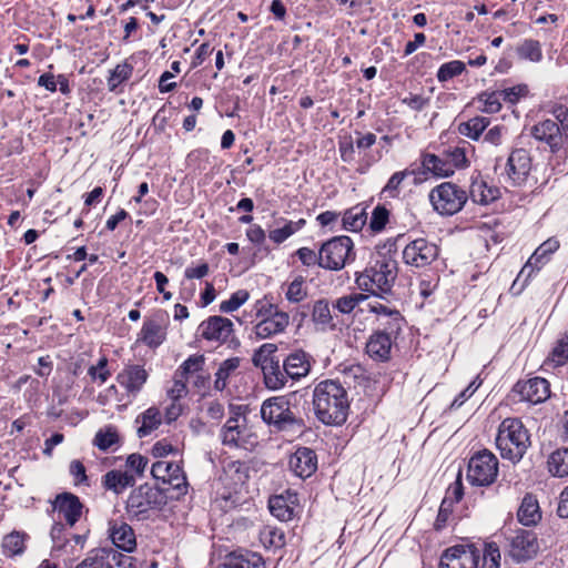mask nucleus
<instances>
[{
    "instance_id": "obj_45",
    "label": "nucleus",
    "mask_w": 568,
    "mask_h": 568,
    "mask_svg": "<svg viewBox=\"0 0 568 568\" xmlns=\"http://www.w3.org/2000/svg\"><path fill=\"white\" fill-rule=\"evenodd\" d=\"M517 53L521 59L539 62L542 58L539 41L532 39L524 40L517 48Z\"/></svg>"
},
{
    "instance_id": "obj_29",
    "label": "nucleus",
    "mask_w": 568,
    "mask_h": 568,
    "mask_svg": "<svg viewBox=\"0 0 568 568\" xmlns=\"http://www.w3.org/2000/svg\"><path fill=\"white\" fill-rule=\"evenodd\" d=\"M296 494L276 495L270 498L268 508L271 514L282 521H288L294 516Z\"/></svg>"
},
{
    "instance_id": "obj_28",
    "label": "nucleus",
    "mask_w": 568,
    "mask_h": 568,
    "mask_svg": "<svg viewBox=\"0 0 568 568\" xmlns=\"http://www.w3.org/2000/svg\"><path fill=\"white\" fill-rule=\"evenodd\" d=\"M109 530L110 538L116 548L128 552L135 549V534L130 525L126 523H113Z\"/></svg>"
},
{
    "instance_id": "obj_38",
    "label": "nucleus",
    "mask_w": 568,
    "mask_h": 568,
    "mask_svg": "<svg viewBox=\"0 0 568 568\" xmlns=\"http://www.w3.org/2000/svg\"><path fill=\"white\" fill-rule=\"evenodd\" d=\"M28 535L21 531H12L4 536L2 540L3 554L8 557L19 556L23 554L26 548V539Z\"/></svg>"
},
{
    "instance_id": "obj_64",
    "label": "nucleus",
    "mask_w": 568,
    "mask_h": 568,
    "mask_svg": "<svg viewBox=\"0 0 568 568\" xmlns=\"http://www.w3.org/2000/svg\"><path fill=\"white\" fill-rule=\"evenodd\" d=\"M550 112L555 118L554 121H556L559 124V128L568 136V109L562 104H558L555 105Z\"/></svg>"
},
{
    "instance_id": "obj_16",
    "label": "nucleus",
    "mask_w": 568,
    "mask_h": 568,
    "mask_svg": "<svg viewBox=\"0 0 568 568\" xmlns=\"http://www.w3.org/2000/svg\"><path fill=\"white\" fill-rule=\"evenodd\" d=\"M234 331L230 318L214 315L203 321L199 326L200 335L210 342L225 343Z\"/></svg>"
},
{
    "instance_id": "obj_18",
    "label": "nucleus",
    "mask_w": 568,
    "mask_h": 568,
    "mask_svg": "<svg viewBox=\"0 0 568 568\" xmlns=\"http://www.w3.org/2000/svg\"><path fill=\"white\" fill-rule=\"evenodd\" d=\"M166 318L168 314L163 311H159L152 317L145 320L139 339L152 348L160 346L166 336Z\"/></svg>"
},
{
    "instance_id": "obj_56",
    "label": "nucleus",
    "mask_w": 568,
    "mask_h": 568,
    "mask_svg": "<svg viewBox=\"0 0 568 568\" xmlns=\"http://www.w3.org/2000/svg\"><path fill=\"white\" fill-rule=\"evenodd\" d=\"M367 298L364 294L345 295L336 300L334 307L343 314H349L361 302Z\"/></svg>"
},
{
    "instance_id": "obj_25",
    "label": "nucleus",
    "mask_w": 568,
    "mask_h": 568,
    "mask_svg": "<svg viewBox=\"0 0 568 568\" xmlns=\"http://www.w3.org/2000/svg\"><path fill=\"white\" fill-rule=\"evenodd\" d=\"M288 324V314H274L272 317L262 318L260 322H257L253 331L257 338L266 339L283 333Z\"/></svg>"
},
{
    "instance_id": "obj_40",
    "label": "nucleus",
    "mask_w": 568,
    "mask_h": 568,
    "mask_svg": "<svg viewBox=\"0 0 568 568\" xmlns=\"http://www.w3.org/2000/svg\"><path fill=\"white\" fill-rule=\"evenodd\" d=\"M240 358L231 357L223 361L215 373L214 388L219 392L225 389L229 377L239 368Z\"/></svg>"
},
{
    "instance_id": "obj_19",
    "label": "nucleus",
    "mask_w": 568,
    "mask_h": 568,
    "mask_svg": "<svg viewBox=\"0 0 568 568\" xmlns=\"http://www.w3.org/2000/svg\"><path fill=\"white\" fill-rule=\"evenodd\" d=\"M530 133L536 140L549 145L552 152L558 151L564 145L565 140L568 139L567 134L559 128V124L550 119L532 125Z\"/></svg>"
},
{
    "instance_id": "obj_42",
    "label": "nucleus",
    "mask_w": 568,
    "mask_h": 568,
    "mask_svg": "<svg viewBox=\"0 0 568 568\" xmlns=\"http://www.w3.org/2000/svg\"><path fill=\"white\" fill-rule=\"evenodd\" d=\"M568 362V335L560 337L549 353L545 365L551 367L562 366Z\"/></svg>"
},
{
    "instance_id": "obj_35",
    "label": "nucleus",
    "mask_w": 568,
    "mask_h": 568,
    "mask_svg": "<svg viewBox=\"0 0 568 568\" xmlns=\"http://www.w3.org/2000/svg\"><path fill=\"white\" fill-rule=\"evenodd\" d=\"M367 221V213L364 207L356 205L346 210L342 216V230L358 232Z\"/></svg>"
},
{
    "instance_id": "obj_48",
    "label": "nucleus",
    "mask_w": 568,
    "mask_h": 568,
    "mask_svg": "<svg viewBox=\"0 0 568 568\" xmlns=\"http://www.w3.org/2000/svg\"><path fill=\"white\" fill-rule=\"evenodd\" d=\"M443 155L447 165L452 169V174L456 169H460L467 165V158L464 148H449L443 153Z\"/></svg>"
},
{
    "instance_id": "obj_43",
    "label": "nucleus",
    "mask_w": 568,
    "mask_h": 568,
    "mask_svg": "<svg viewBox=\"0 0 568 568\" xmlns=\"http://www.w3.org/2000/svg\"><path fill=\"white\" fill-rule=\"evenodd\" d=\"M260 539L266 548H282L285 545L284 531L272 526H266L260 532Z\"/></svg>"
},
{
    "instance_id": "obj_41",
    "label": "nucleus",
    "mask_w": 568,
    "mask_h": 568,
    "mask_svg": "<svg viewBox=\"0 0 568 568\" xmlns=\"http://www.w3.org/2000/svg\"><path fill=\"white\" fill-rule=\"evenodd\" d=\"M389 316H387L384 320H378V328L375 332H382L384 334H387L392 338H397L399 333L402 332L403 324H404V317L398 312L388 313Z\"/></svg>"
},
{
    "instance_id": "obj_9",
    "label": "nucleus",
    "mask_w": 568,
    "mask_h": 568,
    "mask_svg": "<svg viewBox=\"0 0 568 568\" xmlns=\"http://www.w3.org/2000/svg\"><path fill=\"white\" fill-rule=\"evenodd\" d=\"M498 474V459L489 452L484 449L473 455L468 462L467 480L473 486H489Z\"/></svg>"
},
{
    "instance_id": "obj_46",
    "label": "nucleus",
    "mask_w": 568,
    "mask_h": 568,
    "mask_svg": "<svg viewBox=\"0 0 568 568\" xmlns=\"http://www.w3.org/2000/svg\"><path fill=\"white\" fill-rule=\"evenodd\" d=\"M313 321L322 326H334L332 323L333 317L331 308L326 300H318L315 302L312 312Z\"/></svg>"
},
{
    "instance_id": "obj_32",
    "label": "nucleus",
    "mask_w": 568,
    "mask_h": 568,
    "mask_svg": "<svg viewBox=\"0 0 568 568\" xmlns=\"http://www.w3.org/2000/svg\"><path fill=\"white\" fill-rule=\"evenodd\" d=\"M469 196L473 202L487 205L498 199L499 190L495 186H489L483 179L476 178L470 184Z\"/></svg>"
},
{
    "instance_id": "obj_11",
    "label": "nucleus",
    "mask_w": 568,
    "mask_h": 568,
    "mask_svg": "<svg viewBox=\"0 0 568 568\" xmlns=\"http://www.w3.org/2000/svg\"><path fill=\"white\" fill-rule=\"evenodd\" d=\"M480 558L481 550L474 545H458L444 551L439 568H477Z\"/></svg>"
},
{
    "instance_id": "obj_8",
    "label": "nucleus",
    "mask_w": 568,
    "mask_h": 568,
    "mask_svg": "<svg viewBox=\"0 0 568 568\" xmlns=\"http://www.w3.org/2000/svg\"><path fill=\"white\" fill-rule=\"evenodd\" d=\"M467 199V192L452 182H444L429 193V200L435 211L442 215H453L459 212Z\"/></svg>"
},
{
    "instance_id": "obj_23",
    "label": "nucleus",
    "mask_w": 568,
    "mask_h": 568,
    "mask_svg": "<svg viewBox=\"0 0 568 568\" xmlns=\"http://www.w3.org/2000/svg\"><path fill=\"white\" fill-rule=\"evenodd\" d=\"M82 508L80 499L68 493L59 495L54 501V509L59 518L64 519L70 526H73L80 519Z\"/></svg>"
},
{
    "instance_id": "obj_4",
    "label": "nucleus",
    "mask_w": 568,
    "mask_h": 568,
    "mask_svg": "<svg viewBox=\"0 0 568 568\" xmlns=\"http://www.w3.org/2000/svg\"><path fill=\"white\" fill-rule=\"evenodd\" d=\"M165 504L162 491L148 484L133 489L126 500V514L131 520L150 519Z\"/></svg>"
},
{
    "instance_id": "obj_21",
    "label": "nucleus",
    "mask_w": 568,
    "mask_h": 568,
    "mask_svg": "<svg viewBox=\"0 0 568 568\" xmlns=\"http://www.w3.org/2000/svg\"><path fill=\"white\" fill-rule=\"evenodd\" d=\"M149 374L143 366L129 365L118 374L116 381L130 396L135 397L146 383Z\"/></svg>"
},
{
    "instance_id": "obj_54",
    "label": "nucleus",
    "mask_w": 568,
    "mask_h": 568,
    "mask_svg": "<svg viewBox=\"0 0 568 568\" xmlns=\"http://www.w3.org/2000/svg\"><path fill=\"white\" fill-rule=\"evenodd\" d=\"M500 92H483L478 101L483 103L481 111L486 113H497L501 109Z\"/></svg>"
},
{
    "instance_id": "obj_22",
    "label": "nucleus",
    "mask_w": 568,
    "mask_h": 568,
    "mask_svg": "<svg viewBox=\"0 0 568 568\" xmlns=\"http://www.w3.org/2000/svg\"><path fill=\"white\" fill-rule=\"evenodd\" d=\"M311 359V355L306 352L302 349L294 351L284 359L283 371L288 378L298 381L308 375L312 367Z\"/></svg>"
},
{
    "instance_id": "obj_49",
    "label": "nucleus",
    "mask_w": 568,
    "mask_h": 568,
    "mask_svg": "<svg viewBox=\"0 0 568 568\" xmlns=\"http://www.w3.org/2000/svg\"><path fill=\"white\" fill-rule=\"evenodd\" d=\"M119 442V436L113 427L100 429L94 437V445L101 450H108Z\"/></svg>"
},
{
    "instance_id": "obj_57",
    "label": "nucleus",
    "mask_w": 568,
    "mask_h": 568,
    "mask_svg": "<svg viewBox=\"0 0 568 568\" xmlns=\"http://www.w3.org/2000/svg\"><path fill=\"white\" fill-rule=\"evenodd\" d=\"M88 375L92 381H99L100 384H104L111 376V372L108 369V358L102 356L95 365L90 366Z\"/></svg>"
},
{
    "instance_id": "obj_37",
    "label": "nucleus",
    "mask_w": 568,
    "mask_h": 568,
    "mask_svg": "<svg viewBox=\"0 0 568 568\" xmlns=\"http://www.w3.org/2000/svg\"><path fill=\"white\" fill-rule=\"evenodd\" d=\"M136 423H141V426L138 428L139 437L142 438L150 435L161 424L160 410L155 407H150L136 418Z\"/></svg>"
},
{
    "instance_id": "obj_33",
    "label": "nucleus",
    "mask_w": 568,
    "mask_h": 568,
    "mask_svg": "<svg viewBox=\"0 0 568 568\" xmlns=\"http://www.w3.org/2000/svg\"><path fill=\"white\" fill-rule=\"evenodd\" d=\"M135 484L134 475L113 469L108 471L103 476V485L108 490H112L115 494L123 493L126 488L132 487Z\"/></svg>"
},
{
    "instance_id": "obj_53",
    "label": "nucleus",
    "mask_w": 568,
    "mask_h": 568,
    "mask_svg": "<svg viewBox=\"0 0 568 568\" xmlns=\"http://www.w3.org/2000/svg\"><path fill=\"white\" fill-rule=\"evenodd\" d=\"M250 297V294L246 290H239L234 292L231 297L226 301H223L220 304V311L222 313H232L239 310Z\"/></svg>"
},
{
    "instance_id": "obj_17",
    "label": "nucleus",
    "mask_w": 568,
    "mask_h": 568,
    "mask_svg": "<svg viewBox=\"0 0 568 568\" xmlns=\"http://www.w3.org/2000/svg\"><path fill=\"white\" fill-rule=\"evenodd\" d=\"M514 392L520 396V400L536 405L549 398L550 385L542 377H534L525 382H518L514 387Z\"/></svg>"
},
{
    "instance_id": "obj_7",
    "label": "nucleus",
    "mask_w": 568,
    "mask_h": 568,
    "mask_svg": "<svg viewBox=\"0 0 568 568\" xmlns=\"http://www.w3.org/2000/svg\"><path fill=\"white\" fill-rule=\"evenodd\" d=\"M261 416L266 424L274 426L277 430L301 424L287 396H274L265 399L261 406Z\"/></svg>"
},
{
    "instance_id": "obj_47",
    "label": "nucleus",
    "mask_w": 568,
    "mask_h": 568,
    "mask_svg": "<svg viewBox=\"0 0 568 568\" xmlns=\"http://www.w3.org/2000/svg\"><path fill=\"white\" fill-rule=\"evenodd\" d=\"M465 63L459 60H453L440 65L437 71V79L439 82H447L448 80L462 74L465 71Z\"/></svg>"
},
{
    "instance_id": "obj_26",
    "label": "nucleus",
    "mask_w": 568,
    "mask_h": 568,
    "mask_svg": "<svg viewBox=\"0 0 568 568\" xmlns=\"http://www.w3.org/2000/svg\"><path fill=\"white\" fill-rule=\"evenodd\" d=\"M219 568H265L261 555L248 550L227 554Z\"/></svg>"
},
{
    "instance_id": "obj_34",
    "label": "nucleus",
    "mask_w": 568,
    "mask_h": 568,
    "mask_svg": "<svg viewBox=\"0 0 568 568\" xmlns=\"http://www.w3.org/2000/svg\"><path fill=\"white\" fill-rule=\"evenodd\" d=\"M417 173H432L436 176H449L452 175V169L447 165L444 155L438 156L435 154L426 153L422 156V168L417 171Z\"/></svg>"
},
{
    "instance_id": "obj_44",
    "label": "nucleus",
    "mask_w": 568,
    "mask_h": 568,
    "mask_svg": "<svg viewBox=\"0 0 568 568\" xmlns=\"http://www.w3.org/2000/svg\"><path fill=\"white\" fill-rule=\"evenodd\" d=\"M305 224V220H300L297 222L288 221L282 227L274 229L270 231L268 237L276 244L283 243L295 232L301 230Z\"/></svg>"
},
{
    "instance_id": "obj_39",
    "label": "nucleus",
    "mask_w": 568,
    "mask_h": 568,
    "mask_svg": "<svg viewBox=\"0 0 568 568\" xmlns=\"http://www.w3.org/2000/svg\"><path fill=\"white\" fill-rule=\"evenodd\" d=\"M489 123L490 121L488 118L475 116L467 122L460 123L458 125V132L464 136L478 140Z\"/></svg>"
},
{
    "instance_id": "obj_5",
    "label": "nucleus",
    "mask_w": 568,
    "mask_h": 568,
    "mask_svg": "<svg viewBox=\"0 0 568 568\" xmlns=\"http://www.w3.org/2000/svg\"><path fill=\"white\" fill-rule=\"evenodd\" d=\"M243 406L231 408V416L221 429V440L231 448L251 449L255 445V436L246 426Z\"/></svg>"
},
{
    "instance_id": "obj_6",
    "label": "nucleus",
    "mask_w": 568,
    "mask_h": 568,
    "mask_svg": "<svg viewBox=\"0 0 568 568\" xmlns=\"http://www.w3.org/2000/svg\"><path fill=\"white\" fill-rule=\"evenodd\" d=\"M354 260V243L349 236H334L320 247V267L322 268L339 271Z\"/></svg>"
},
{
    "instance_id": "obj_61",
    "label": "nucleus",
    "mask_w": 568,
    "mask_h": 568,
    "mask_svg": "<svg viewBox=\"0 0 568 568\" xmlns=\"http://www.w3.org/2000/svg\"><path fill=\"white\" fill-rule=\"evenodd\" d=\"M69 473L73 477L75 485H88V476L82 462L74 459L69 465Z\"/></svg>"
},
{
    "instance_id": "obj_59",
    "label": "nucleus",
    "mask_w": 568,
    "mask_h": 568,
    "mask_svg": "<svg viewBox=\"0 0 568 568\" xmlns=\"http://www.w3.org/2000/svg\"><path fill=\"white\" fill-rule=\"evenodd\" d=\"M483 561L485 568H499L500 550L495 542L487 544L483 551Z\"/></svg>"
},
{
    "instance_id": "obj_10",
    "label": "nucleus",
    "mask_w": 568,
    "mask_h": 568,
    "mask_svg": "<svg viewBox=\"0 0 568 568\" xmlns=\"http://www.w3.org/2000/svg\"><path fill=\"white\" fill-rule=\"evenodd\" d=\"M438 255V246L424 237L410 241L403 250L404 263L417 268L430 265Z\"/></svg>"
},
{
    "instance_id": "obj_36",
    "label": "nucleus",
    "mask_w": 568,
    "mask_h": 568,
    "mask_svg": "<svg viewBox=\"0 0 568 568\" xmlns=\"http://www.w3.org/2000/svg\"><path fill=\"white\" fill-rule=\"evenodd\" d=\"M547 466L552 476H568V448H560L551 453L548 457Z\"/></svg>"
},
{
    "instance_id": "obj_2",
    "label": "nucleus",
    "mask_w": 568,
    "mask_h": 568,
    "mask_svg": "<svg viewBox=\"0 0 568 568\" xmlns=\"http://www.w3.org/2000/svg\"><path fill=\"white\" fill-rule=\"evenodd\" d=\"M385 248L386 245L378 250L371 265L356 277V284L361 290L373 294L390 293L397 278L398 264L395 254L390 253V248L384 252Z\"/></svg>"
},
{
    "instance_id": "obj_14",
    "label": "nucleus",
    "mask_w": 568,
    "mask_h": 568,
    "mask_svg": "<svg viewBox=\"0 0 568 568\" xmlns=\"http://www.w3.org/2000/svg\"><path fill=\"white\" fill-rule=\"evenodd\" d=\"M151 474L156 480L170 485L178 491V496L186 494V476L178 463L159 460L152 465Z\"/></svg>"
},
{
    "instance_id": "obj_3",
    "label": "nucleus",
    "mask_w": 568,
    "mask_h": 568,
    "mask_svg": "<svg viewBox=\"0 0 568 568\" xmlns=\"http://www.w3.org/2000/svg\"><path fill=\"white\" fill-rule=\"evenodd\" d=\"M496 447L503 459L519 463L530 446V435L523 422L516 417L505 418L498 426Z\"/></svg>"
},
{
    "instance_id": "obj_24",
    "label": "nucleus",
    "mask_w": 568,
    "mask_h": 568,
    "mask_svg": "<svg viewBox=\"0 0 568 568\" xmlns=\"http://www.w3.org/2000/svg\"><path fill=\"white\" fill-rule=\"evenodd\" d=\"M395 338L387 334L374 331L366 342V354L376 362H387L390 358Z\"/></svg>"
},
{
    "instance_id": "obj_1",
    "label": "nucleus",
    "mask_w": 568,
    "mask_h": 568,
    "mask_svg": "<svg viewBox=\"0 0 568 568\" xmlns=\"http://www.w3.org/2000/svg\"><path fill=\"white\" fill-rule=\"evenodd\" d=\"M314 413L325 425H342L346 422L349 399L346 388L336 379L320 382L313 390Z\"/></svg>"
},
{
    "instance_id": "obj_30",
    "label": "nucleus",
    "mask_w": 568,
    "mask_h": 568,
    "mask_svg": "<svg viewBox=\"0 0 568 568\" xmlns=\"http://www.w3.org/2000/svg\"><path fill=\"white\" fill-rule=\"evenodd\" d=\"M559 247V242L554 239H549L540 244L534 254L529 257L526 265L523 267L520 274L528 272V276L535 271L539 270L547 261L548 255L554 253Z\"/></svg>"
},
{
    "instance_id": "obj_60",
    "label": "nucleus",
    "mask_w": 568,
    "mask_h": 568,
    "mask_svg": "<svg viewBox=\"0 0 568 568\" xmlns=\"http://www.w3.org/2000/svg\"><path fill=\"white\" fill-rule=\"evenodd\" d=\"M203 355H191L180 365V374H187V376L202 371L204 365Z\"/></svg>"
},
{
    "instance_id": "obj_55",
    "label": "nucleus",
    "mask_w": 568,
    "mask_h": 568,
    "mask_svg": "<svg viewBox=\"0 0 568 568\" xmlns=\"http://www.w3.org/2000/svg\"><path fill=\"white\" fill-rule=\"evenodd\" d=\"M285 296L291 303H298L307 296V292L304 286V278L302 276L295 277L290 283Z\"/></svg>"
},
{
    "instance_id": "obj_27",
    "label": "nucleus",
    "mask_w": 568,
    "mask_h": 568,
    "mask_svg": "<svg viewBox=\"0 0 568 568\" xmlns=\"http://www.w3.org/2000/svg\"><path fill=\"white\" fill-rule=\"evenodd\" d=\"M262 371L264 376V384L271 390H278L286 385L288 379L286 373L283 371V365L274 358L263 359Z\"/></svg>"
},
{
    "instance_id": "obj_52",
    "label": "nucleus",
    "mask_w": 568,
    "mask_h": 568,
    "mask_svg": "<svg viewBox=\"0 0 568 568\" xmlns=\"http://www.w3.org/2000/svg\"><path fill=\"white\" fill-rule=\"evenodd\" d=\"M132 73V67L128 63L118 64L108 78V87L110 91H114L119 84L128 80Z\"/></svg>"
},
{
    "instance_id": "obj_58",
    "label": "nucleus",
    "mask_w": 568,
    "mask_h": 568,
    "mask_svg": "<svg viewBox=\"0 0 568 568\" xmlns=\"http://www.w3.org/2000/svg\"><path fill=\"white\" fill-rule=\"evenodd\" d=\"M389 219V212L385 206L377 205L371 216L369 227L373 232H381L385 229Z\"/></svg>"
},
{
    "instance_id": "obj_12",
    "label": "nucleus",
    "mask_w": 568,
    "mask_h": 568,
    "mask_svg": "<svg viewBox=\"0 0 568 568\" xmlns=\"http://www.w3.org/2000/svg\"><path fill=\"white\" fill-rule=\"evenodd\" d=\"M508 541V555L517 564L532 559L539 550L537 536L530 530L518 529Z\"/></svg>"
},
{
    "instance_id": "obj_31",
    "label": "nucleus",
    "mask_w": 568,
    "mask_h": 568,
    "mask_svg": "<svg viewBox=\"0 0 568 568\" xmlns=\"http://www.w3.org/2000/svg\"><path fill=\"white\" fill-rule=\"evenodd\" d=\"M517 518L524 526H535L541 519V513L537 499L527 494L519 506L517 511Z\"/></svg>"
},
{
    "instance_id": "obj_62",
    "label": "nucleus",
    "mask_w": 568,
    "mask_h": 568,
    "mask_svg": "<svg viewBox=\"0 0 568 568\" xmlns=\"http://www.w3.org/2000/svg\"><path fill=\"white\" fill-rule=\"evenodd\" d=\"M63 530V527L61 525H54L51 529V538L53 541L52 546V554H61L67 552V547L69 545L68 539H62L60 537L61 532Z\"/></svg>"
},
{
    "instance_id": "obj_15",
    "label": "nucleus",
    "mask_w": 568,
    "mask_h": 568,
    "mask_svg": "<svg viewBox=\"0 0 568 568\" xmlns=\"http://www.w3.org/2000/svg\"><path fill=\"white\" fill-rule=\"evenodd\" d=\"M531 170V158L526 149H515L508 156L506 173L513 185H521L527 181Z\"/></svg>"
},
{
    "instance_id": "obj_13",
    "label": "nucleus",
    "mask_w": 568,
    "mask_h": 568,
    "mask_svg": "<svg viewBox=\"0 0 568 568\" xmlns=\"http://www.w3.org/2000/svg\"><path fill=\"white\" fill-rule=\"evenodd\" d=\"M131 565V557L113 548H97L75 568H125Z\"/></svg>"
},
{
    "instance_id": "obj_50",
    "label": "nucleus",
    "mask_w": 568,
    "mask_h": 568,
    "mask_svg": "<svg viewBox=\"0 0 568 568\" xmlns=\"http://www.w3.org/2000/svg\"><path fill=\"white\" fill-rule=\"evenodd\" d=\"M201 410L203 416L212 423H219L225 414L224 405L216 399L205 400Z\"/></svg>"
},
{
    "instance_id": "obj_51",
    "label": "nucleus",
    "mask_w": 568,
    "mask_h": 568,
    "mask_svg": "<svg viewBox=\"0 0 568 568\" xmlns=\"http://www.w3.org/2000/svg\"><path fill=\"white\" fill-rule=\"evenodd\" d=\"M412 174H417V171L413 169L395 172L384 186L383 193L387 196H396L399 192V186L402 182L405 180V178Z\"/></svg>"
},
{
    "instance_id": "obj_20",
    "label": "nucleus",
    "mask_w": 568,
    "mask_h": 568,
    "mask_svg": "<svg viewBox=\"0 0 568 568\" xmlns=\"http://www.w3.org/2000/svg\"><path fill=\"white\" fill-rule=\"evenodd\" d=\"M290 469L300 478L311 477L317 469V456L308 447H300L291 455Z\"/></svg>"
},
{
    "instance_id": "obj_63",
    "label": "nucleus",
    "mask_w": 568,
    "mask_h": 568,
    "mask_svg": "<svg viewBox=\"0 0 568 568\" xmlns=\"http://www.w3.org/2000/svg\"><path fill=\"white\" fill-rule=\"evenodd\" d=\"M296 255L304 266H320V252L316 253L315 251L308 247H301L296 251Z\"/></svg>"
}]
</instances>
